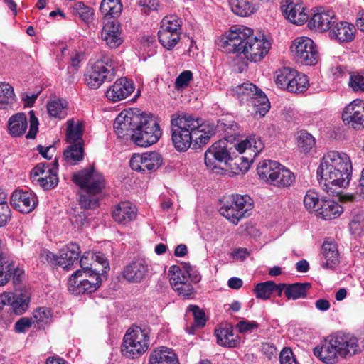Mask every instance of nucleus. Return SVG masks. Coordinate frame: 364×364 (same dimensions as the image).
I'll list each match as a JSON object with an SVG mask.
<instances>
[{
    "label": "nucleus",
    "instance_id": "61",
    "mask_svg": "<svg viewBox=\"0 0 364 364\" xmlns=\"http://www.w3.org/2000/svg\"><path fill=\"white\" fill-rule=\"evenodd\" d=\"M279 360L281 364H298L289 348H283L280 353Z\"/></svg>",
    "mask_w": 364,
    "mask_h": 364
},
{
    "label": "nucleus",
    "instance_id": "22",
    "mask_svg": "<svg viewBox=\"0 0 364 364\" xmlns=\"http://www.w3.org/2000/svg\"><path fill=\"white\" fill-rule=\"evenodd\" d=\"M11 205L20 213H29L36 208L37 198L31 192L18 190L11 196Z\"/></svg>",
    "mask_w": 364,
    "mask_h": 364
},
{
    "label": "nucleus",
    "instance_id": "41",
    "mask_svg": "<svg viewBox=\"0 0 364 364\" xmlns=\"http://www.w3.org/2000/svg\"><path fill=\"white\" fill-rule=\"evenodd\" d=\"M294 75H292L290 84L287 87V91L292 93H301L304 92L309 86L307 77L298 73L294 70Z\"/></svg>",
    "mask_w": 364,
    "mask_h": 364
},
{
    "label": "nucleus",
    "instance_id": "3",
    "mask_svg": "<svg viewBox=\"0 0 364 364\" xmlns=\"http://www.w3.org/2000/svg\"><path fill=\"white\" fill-rule=\"evenodd\" d=\"M73 180L81 188L79 203L82 208L87 210L97 208L98 195L105 188V180L102 174L93 168H87L75 173Z\"/></svg>",
    "mask_w": 364,
    "mask_h": 364
},
{
    "label": "nucleus",
    "instance_id": "32",
    "mask_svg": "<svg viewBox=\"0 0 364 364\" xmlns=\"http://www.w3.org/2000/svg\"><path fill=\"white\" fill-rule=\"evenodd\" d=\"M322 254L325 261L322 267L325 269H333L338 263V251L336 245L333 242H325L322 245Z\"/></svg>",
    "mask_w": 364,
    "mask_h": 364
},
{
    "label": "nucleus",
    "instance_id": "62",
    "mask_svg": "<svg viewBox=\"0 0 364 364\" xmlns=\"http://www.w3.org/2000/svg\"><path fill=\"white\" fill-rule=\"evenodd\" d=\"M30 116V129L29 132L26 134L27 139H34L38 132V120L36 117L34 112L33 110L29 112Z\"/></svg>",
    "mask_w": 364,
    "mask_h": 364
},
{
    "label": "nucleus",
    "instance_id": "10",
    "mask_svg": "<svg viewBox=\"0 0 364 364\" xmlns=\"http://www.w3.org/2000/svg\"><path fill=\"white\" fill-rule=\"evenodd\" d=\"M321 170L326 176L332 177V170L341 168L351 175L352 164L350 157L344 152L330 151L321 160Z\"/></svg>",
    "mask_w": 364,
    "mask_h": 364
},
{
    "label": "nucleus",
    "instance_id": "39",
    "mask_svg": "<svg viewBox=\"0 0 364 364\" xmlns=\"http://www.w3.org/2000/svg\"><path fill=\"white\" fill-rule=\"evenodd\" d=\"M82 124L80 122H75L73 119L67 122L66 139L69 144L79 143L82 144Z\"/></svg>",
    "mask_w": 364,
    "mask_h": 364
},
{
    "label": "nucleus",
    "instance_id": "63",
    "mask_svg": "<svg viewBox=\"0 0 364 364\" xmlns=\"http://www.w3.org/2000/svg\"><path fill=\"white\" fill-rule=\"evenodd\" d=\"M193 74L190 70H186L182 72L176 80V87H183L187 86L188 82L191 80Z\"/></svg>",
    "mask_w": 364,
    "mask_h": 364
},
{
    "label": "nucleus",
    "instance_id": "17",
    "mask_svg": "<svg viewBox=\"0 0 364 364\" xmlns=\"http://www.w3.org/2000/svg\"><path fill=\"white\" fill-rule=\"evenodd\" d=\"M342 119L355 129L364 128V101L356 99L347 105L342 114Z\"/></svg>",
    "mask_w": 364,
    "mask_h": 364
},
{
    "label": "nucleus",
    "instance_id": "1",
    "mask_svg": "<svg viewBox=\"0 0 364 364\" xmlns=\"http://www.w3.org/2000/svg\"><path fill=\"white\" fill-rule=\"evenodd\" d=\"M114 129L119 136L130 135L138 146L147 147L156 143L162 132L156 118L138 109L124 110L116 117Z\"/></svg>",
    "mask_w": 364,
    "mask_h": 364
},
{
    "label": "nucleus",
    "instance_id": "23",
    "mask_svg": "<svg viewBox=\"0 0 364 364\" xmlns=\"http://www.w3.org/2000/svg\"><path fill=\"white\" fill-rule=\"evenodd\" d=\"M4 306L8 307V311L21 315L27 309L28 298L22 294L5 292L0 295V309H2Z\"/></svg>",
    "mask_w": 364,
    "mask_h": 364
},
{
    "label": "nucleus",
    "instance_id": "43",
    "mask_svg": "<svg viewBox=\"0 0 364 364\" xmlns=\"http://www.w3.org/2000/svg\"><path fill=\"white\" fill-rule=\"evenodd\" d=\"M232 11L240 16H247L255 11V7L250 0H229Z\"/></svg>",
    "mask_w": 364,
    "mask_h": 364
},
{
    "label": "nucleus",
    "instance_id": "58",
    "mask_svg": "<svg viewBox=\"0 0 364 364\" xmlns=\"http://www.w3.org/2000/svg\"><path fill=\"white\" fill-rule=\"evenodd\" d=\"M33 317L38 323H47L51 317L50 310L44 307L39 308L34 311Z\"/></svg>",
    "mask_w": 364,
    "mask_h": 364
},
{
    "label": "nucleus",
    "instance_id": "15",
    "mask_svg": "<svg viewBox=\"0 0 364 364\" xmlns=\"http://www.w3.org/2000/svg\"><path fill=\"white\" fill-rule=\"evenodd\" d=\"M235 148L240 154H245V156H241L240 159L242 161V167L245 171H247L255 157L262 151L264 144L259 138L250 136L235 145Z\"/></svg>",
    "mask_w": 364,
    "mask_h": 364
},
{
    "label": "nucleus",
    "instance_id": "64",
    "mask_svg": "<svg viewBox=\"0 0 364 364\" xmlns=\"http://www.w3.org/2000/svg\"><path fill=\"white\" fill-rule=\"evenodd\" d=\"M31 318L23 317L20 318L15 323V331L18 333H23L26 329L31 327Z\"/></svg>",
    "mask_w": 364,
    "mask_h": 364
},
{
    "label": "nucleus",
    "instance_id": "40",
    "mask_svg": "<svg viewBox=\"0 0 364 364\" xmlns=\"http://www.w3.org/2000/svg\"><path fill=\"white\" fill-rule=\"evenodd\" d=\"M47 110L51 117L62 119L68 114V102L64 100H53L48 103Z\"/></svg>",
    "mask_w": 364,
    "mask_h": 364
},
{
    "label": "nucleus",
    "instance_id": "49",
    "mask_svg": "<svg viewBox=\"0 0 364 364\" xmlns=\"http://www.w3.org/2000/svg\"><path fill=\"white\" fill-rule=\"evenodd\" d=\"M14 270V262L6 257H0V286L5 285L11 279Z\"/></svg>",
    "mask_w": 364,
    "mask_h": 364
},
{
    "label": "nucleus",
    "instance_id": "13",
    "mask_svg": "<svg viewBox=\"0 0 364 364\" xmlns=\"http://www.w3.org/2000/svg\"><path fill=\"white\" fill-rule=\"evenodd\" d=\"M332 177L326 176L324 171L321 170V165L317 169V175L320 177V183H323L324 190L332 195L338 194V188H346L350 182L351 175L346 173L344 170L336 168L332 170Z\"/></svg>",
    "mask_w": 364,
    "mask_h": 364
},
{
    "label": "nucleus",
    "instance_id": "20",
    "mask_svg": "<svg viewBox=\"0 0 364 364\" xmlns=\"http://www.w3.org/2000/svg\"><path fill=\"white\" fill-rule=\"evenodd\" d=\"M281 9L287 18L294 24L301 25L307 21L308 15L300 0H282Z\"/></svg>",
    "mask_w": 364,
    "mask_h": 364
},
{
    "label": "nucleus",
    "instance_id": "34",
    "mask_svg": "<svg viewBox=\"0 0 364 364\" xmlns=\"http://www.w3.org/2000/svg\"><path fill=\"white\" fill-rule=\"evenodd\" d=\"M272 175L270 183L279 187L290 186L295 180L294 173L280 164Z\"/></svg>",
    "mask_w": 364,
    "mask_h": 364
},
{
    "label": "nucleus",
    "instance_id": "8",
    "mask_svg": "<svg viewBox=\"0 0 364 364\" xmlns=\"http://www.w3.org/2000/svg\"><path fill=\"white\" fill-rule=\"evenodd\" d=\"M291 52L297 62L305 65H315L318 53L314 42L308 37L296 38L291 45Z\"/></svg>",
    "mask_w": 364,
    "mask_h": 364
},
{
    "label": "nucleus",
    "instance_id": "54",
    "mask_svg": "<svg viewBox=\"0 0 364 364\" xmlns=\"http://www.w3.org/2000/svg\"><path fill=\"white\" fill-rule=\"evenodd\" d=\"M348 85L355 92H364V72L350 73Z\"/></svg>",
    "mask_w": 364,
    "mask_h": 364
},
{
    "label": "nucleus",
    "instance_id": "12",
    "mask_svg": "<svg viewBox=\"0 0 364 364\" xmlns=\"http://www.w3.org/2000/svg\"><path fill=\"white\" fill-rule=\"evenodd\" d=\"M226 140L214 143L205 153V164L211 171L220 168L222 163L227 164L232 159Z\"/></svg>",
    "mask_w": 364,
    "mask_h": 364
},
{
    "label": "nucleus",
    "instance_id": "47",
    "mask_svg": "<svg viewBox=\"0 0 364 364\" xmlns=\"http://www.w3.org/2000/svg\"><path fill=\"white\" fill-rule=\"evenodd\" d=\"M294 69L284 67L277 70L274 73V80L277 85L280 88H285L290 84L292 75H294Z\"/></svg>",
    "mask_w": 364,
    "mask_h": 364
},
{
    "label": "nucleus",
    "instance_id": "18",
    "mask_svg": "<svg viewBox=\"0 0 364 364\" xmlns=\"http://www.w3.org/2000/svg\"><path fill=\"white\" fill-rule=\"evenodd\" d=\"M341 358H349L362 352L363 346L357 337L350 333H338L334 335Z\"/></svg>",
    "mask_w": 364,
    "mask_h": 364
},
{
    "label": "nucleus",
    "instance_id": "5",
    "mask_svg": "<svg viewBox=\"0 0 364 364\" xmlns=\"http://www.w3.org/2000/svg\"><path fill=\"white\" fill-rule=\"evenodd\" d=\"M116 69V65L111 60H97L87 70L85 82L91 89H97L102 83L114 79Z\"/></svg>",
    "mask_w": 364,
    "mask_h": 364
},
{
    "label": "nucleus",
    "instance_id": "46",
    "mask_svg": "<svg viewBox=\"0 0 364 364\" xmlns=\"http://www.w3.org/2000/svg\"><path fill=\"white\" fill-rule=\"evenodd\" d=\"M279 163L270 161V160H264L261 161L257 166V173L259 178L267 182L270 183L272 179V175L278 168Z\"/></svg>",
    "mask_w": 364,
    "mask_h": 364
},
{
    "label": "nucleus",
    "instance_id": "11",
    "mask_svg": "<svg viewBox=\"0 0 364 364\" xmlns=\"http://www.w3.org/2000/svg\"><path fill=\"white\" fill-rule=\"evenodd\" d=\"M82 275V271L77 270L68 280V289L75 294H90L97 290L102 282L100 274H87L85 279L77 281V277Z\"/></svg>",
    "mask_w": 364,
    "mask_h": 364
},
{
    "label": "nucleus",
    "instance_id": "59",
    "mask_svg": "<svg viewBox=\"0 0 364 364\" xmlns=\"http://www.w3.org/2000/svg\"><path fill=\"white\" fill-rule=\"evenodd\" d=\"M179 295L183 296L185 298H190L193 294V287L189 280L188 282H183L178 284V287L173 288Z\"/></svg>",
    "mask_w": 364,
    "mask_h": 364
},
{
    "label": "nucleus",
    "instance_id": "37",
    "mask_svg": "<svg viewBox=\"0 0 364 364\" xmlns=\"http://www.w3.org/2000/svg\"><path fill=\"white\" fill-rule=\"evenodd\" d=\"M215 335L217 338V343L222 346L235 348L239 344V339L233 334L231 327L220 328L215 329Z\"/></svg>",
    "mask_w": 364,
    "mask_h": 364
},
{
    "label": "nucleus",
    "instance_id": "29",
    "mask_svg": "<svg viewBox=\"0 0 364 364\" xmlns=\"http://www.w3.org/2000/svg\"><path fill=\"white\" fill-rule=\"evenodd\" d=\"M112 215L117 223L127 224L135 219L136 208L129 202H122L115 206Z\"/></svg>",
    "mask_w": 364,
    "mask_h": 364
},
{
    "label": "nucleus",
    "instance_id": "24",
    "mask_svg": "<svg viewBox=\"0 0 364 364\" xmlns=\"http://www.w3.org/2000/svg\"><path fill=\"white\" fill-rule=\"evenodd\" d=\"M101 38L109 48H118L123 43L119 23L117 21L106 23L102 28Z\"/></svg>",
    "mask_w": 364,
    "mask_h": 364
},
{
    "label": "nucleus",
    "instance_id": "26",
    "mask_svg": "<svg viewBox=\"0 0 364 364\" xmlns=\"http://www.w3.org/2000/svg\"><path fill=\"white\" fill-rule=\"evenodd\" d=\"M148 272V262L144 259H137L125 267L123 277L129 282H140Z\"/></svg>",
    "mask_w": 364,
    "mask_h": 364
},
{
    "label": "nucleus",
    "instance_id": "45",
    "mask_svg": "<svg viewBox=\"0 0 364 364\" xmlns=\"http://www.w3.org/2000/svg\"><path fill=\"white\" fill-rule=\"evenodd\" d=\"M260 92L262 91L250 82L243 83L235 87V93L239 98L247 100H250L251 102L252 100L259 96Z\"/></svg>",
    "mask_w": 364,
    "mask_h": 364
},
{
    "label": "nucleus",
    "instance_id": "51",
    "mask_svg": "<svg viewBox=\"0 0 364 364\" xmlns=\"http://www.w3.org/2000/svg\"><path fill=\"white\" fill-rule=\"evenodd\" d=\"M14 89L11 85L6 82L0 84V109L5 107V105L11 104L14 100Z\"/></svg>",
    "mask_w": 364,
    "mask_h": 364
},
{
    "label": "nucleus",
    "instance_id": "50",
    "mask_svg": "<svg viewBox=\"0 0 364 364\" xmlns=\"http://www.w3.org/2000/svg\"><path fill=\"white\" fill-rule=\"evenodd\" d=\"M297 144L301 151L308 153L315 146L316 141L311 134L301 132L298 137Z\"/></svg>",
    "mask_w": 364,
    "mask_h": 364
},
{
    "label": "nucleus",
    "instance_id": "19",
    "mask_svg": "<svg viewBox=\"0 0 364 364\" xmlns=\"http://www.w3.org/2000/svg\"><path fill=\"white\" fill-rule=\"evenodd\" d=\"M314 355L326 364H336L339 361L340 352L334 335L326 339L321 348L314 350Z\"/></svg>",
    "mask_w": 364,
    "mask_h": 364
},
{
    "label": "nucleus",
    "instance_id": "9",
    "mask_svg": "<svg viewBox=\"0 0 364 364\" xmlns=\"http://www.w3.org/2000/svg\"><path fill=\"white\" fill-rule=\"evenodd\" d=\"M58 161L52 164L40 163L31 172V178L45 190L54 188L58 183L57 175Z\"/></svg>",
    "mask_w": 364,
    "mask_h": 364
},
{
    "label": "nucleus",
    "instance_id": "56",
    "mask_svg": "<svg viewBox=\"0 0 364 364\" xmlns=\"http://www.w3.org/2000/svg\"><path fill=\"white\" fill-rule=\"evenodd\" d=\"M92 257V253L85 252L80 260L82 272L87 274H100V271L97 267L93 268V263H89V258Z\"/></svg>",
    "mask_w": 364,
    "mask_h": 364
},
{
    "label": "nucleus",
    "instance_id": "6",
    "mask_svg": "<svg viewBox=\"0 0 364 364\" xmlns=\"http://www.w3.org/2000/svg\"><path fill=\"white\" fill-rule=\"evenodd\" d=\"M253 204L247 195H232L220 208V213L234 225H237L246 213L252 210Z\"/></svg>",
    "mask_w": 364,
    "mask_h": 364
},
{
    "label": "nucleus",
    "instance_id": "55",
    "mask_svg": "<svg viewBox=\"0 0 364 364\" xmlns=\"http://www.w3.org/2000/svg\"><path fill=\"white\" fill-rule=\"evenodd\" d=\"M75 9L79 17L85 23H90L93 19V9L86 6L82 1L75 4Z\"/></svg>",
    "mask_w": 364,
    "mask_h": 364
},
{
    "label": "nucleus",
    "instance_id": "48",
    "mask_svg": "<svg viewBox=\"0 0 364 364\" xmlns=\"http://www.w3.org/2000/svg\"><path fill=\"white\" fill-rule=\"evenodd\" d=\"M251 104L254 106L255 114L264 117L270 108L269 102L263 92H260L258 97L252 100Z\"/></svg>",
    "mask_w": 364,
    "mask_h": 364
},
{
    "label": "nucleus",
    "instance_id": "33",
    "mask_svg": "<svg viewBox=\"0 0 364 364\" xmlns=\"http://www.w3.org/2000/svg\"><path fill=\"white\" fill-rule=\"evenodd\" d=\"M343 212V208L331 200H321V205L317 215L324 220H332L338 217Z\"/></svg>",
    "mask_w": 364,
    "mask_h": 364
},
{
    "label": "nucleus",
    "instance_id": "4",
    "mask_svg": "<svg viewBox=\"0 0 364 364\" xmlns=\"http://www.w3.org/2000/svg\"><path fill=\"white\" fill-rule=\"evenodd\" d=\"M149 332L138 326L129 328L124 337L122 353L127 358H135L144 353L149 346Z\"/></svg>",
    "mask_w": 364,
    "mask_h": 364
},
{
    "label": "nucleus",
    "instance_id": "30",
    "mask_svg": "<svg viewBox=\"0 0 364 364\" xmlns=\"http://www.w3.org/2000/svg\"><path fill=\"white\" fill-rule=\"evenodd\" d=\"M335 15L332 11H322L315 13L309 21L311 29L318 30L321 32L326 31L331 24L335 23Z\"/></svg>",
    "mask_w": 364,
    "mask_h": 364
},
{
    "label": "nucleus",
    "instance_id": "31",
    "mask_svg": "<svg viewBox=\"0 0 364 364\" xmlns=\"http://www.w3.org/2000/svg\"><path fill=\"white\" fill-rule=\"evenodd\" d=\"M149 364H178V360L172 349L162 346L151 351Z\"/></svg>",
    "mask_w": 364,
    "mask_h": 364
},
{
    "label": "nucleus",
    "instance_id": "27",
    "mask_svg": "<svg viewBox=\"0 0 364 364\" xmlns=\"http://www.w3.org/2000/svg\"><path fill=\"white\" fill-rule=\"evenodd\" d=\"M80 254V249L77 244L70 242L60 251V255L57 257V264L63 269L69 267L77 261Z\"/></svg>",
    "mask_w": 364,
    "mask_h": 364
},
{
    "label": "nucleus",
    "instance_id": "2",
    "mask_svg": "<svg viewBox=\"0 0 364 364\" xmlns=\"http://www.w3.org/2000/svg\"><path fill=\"white\" fill-rule=\"evenodd\" d=\"M221 46L228 53H242L251 61L259 62L268 53L271 43L264 36L253 35V31L245 26H234L220 40Z\"/></svg>",
    "mask_w": 364,
    "mask_h": 364
},
{
    "label": "nucleus",
    "instance_id": "57",
    "mask_svg": "<svg viewBox=\"0 0 364 364\" xmlns=\"http://www.w3.org/2000/svg\"><path fill=\"white\" fill-rule=\"evenodd\" d=\"M92 261L94 268L96 267L97 264L102 266V269H99L102 275L109 269V262L105 255L102 252L92 253Z\"/></svg>",
    "mask_w": 364,
    "mask_h": 364
},
{
    "label": "nucleus",
    "instance_id": "53",
    "mask_svg": "<svg viewBox=\"0 0 364 364\" xmlns=\"http://www.w3.org/2000/svg\"><path fill=\"white\" fill-rule=\"evenodd\" d=\"M275 287L273 281H267L257 284L255 289L257 298L261 299H268L272 292V287Z\"/></svg>",
    "mask_w": 364,
    "mask_h": 364
},
{
    "label": "nucleus",
    "instance_id": "14",
    "mask_svg": "<svg viewBox=\"0 0 364 364\" xmlns=\"http://www.w3.org/2000/svg\"><path fill=\"white\" fill-rule=\"evenodd\" d=\"M163 163L161 155L158 152H149L143 154H134L130 160L132 170L143 173L156 171Z\"/></svg>",
    "mask_w": 364,
    "mask_h": 364
},
{
    "label": "nucleus",
    "instance_id": "42",
    "mask_svg": "<svg viewBox=\"0 0 364 364\" xmlns=\"http://www.w3.org/2000/svg\"><path fill=\"white\" fill-rule=\"evenodd\" d=\"M84 150L82 144L79 143L70 144L63 153L65 161L71 165H75L83 159Z\"/></svg>",
    "mask_w": 364,
    "mask_h": 364
},
{
    "label": "nucleus",
    "instance_id": "35",
    "mask_svg": "<svg viewBox=\"0 0 364 364\" xmlns=\"http://www.w3.org/2000/svg\"><path fill=\"white\" fill-rule=\"evenodd\" d=\"M193 270L190 264H186L183 269L178 266H172L169 270L170 283L173 288H175L183 282H188L191 277V272Z\"/></svg>",
    "mask_w": 364,
    "mask_h": 364
},
{
    "label": "nucleus",
    "instance_id": "21",
    "mask_svg": "<svg viewBox=\"0 0 364 364\" xmlns=\"http://www.w3.org/2000/svg\"><path fill=\"white\" fill-rule=\"evenodd\" d=\"M172 141L175 148L179 151H186L193 141L196 145L201 146L208 143L205 140L200 138L198 136H194L187 131H184L171 126Z\"/></svg>",
    "mask_w": 364,
    "mask_h": 364
},
{
    "label": "nucleus",
    "instance_id": "36",
    "mask_svg": "<svg viewBox=\"0 0 364 364\" xmlns=\"http://www.w3.org/2000/svg\"><path fill=\"white\" fill-rule=\"evenodd\" d=\"M27 127V118L24 113H17L11 116L8 122L9 132L14 136H19L24 134Z\"/></svg>",
    "mask_w": 364,
    "mask_h": 364
},
{
    "label": "nucleus",
    "instance_id": "38",
    "mask_svg": "<svg viewBox=\"0 0 364 364\" xmlns=\"http://www.w3.org/2000/svg\"><path fill=\"white\" fill-rule=\"evenodd\" d=\"M311 288V284L309 282H296L289 284L285 291V296L288 299L296 300L305 298L307 291Z\"/></svg>",
    "mask_w": 364,
    "mask_h": 364
},
{
    "label": "nucleus",
    "instance_id": "16",
    "mask_svg": "<svg viewBox=\"0 0 364 364\" xmlns=\"http://www.w3.org/2000/svg\"><path fill=\"white\" fill-rule=\"evenodd\" d=\"M171 126L187 131L194 136H198L208 142L211 134L202 129V120L191 114H183L171 119Z\"/></svg>",
    "mask_w": 364,
    "mask_h": 364
},
{
    "label": "nucleus",
    "instance_id": "44",
    "mask_svg": "<svg viewBox=\"0 0 364 364\" xmlns=\"http://www.w3.org/2000/svg\"><path fill=\"white\" fill-rule=\"evenodd\" d=\"M123 6L121 0H102L100 10L105 16L117 17L122 11Z\"/></svg>",
    "mask_w": 364,
    "mask_h": 364
},
{
    "label": "nucleus",
    "instance_id": "7",
    "mask_svg": "<svg viewBox=\"0 0 364 364\" xmlns=\"http://www.w3.org/2000/svg\"><path fill=\"white\" fill-rule=\"evenodd\" d=\"M181 20L176 15L165 16L158 32L160 43L167 50L173 49L181 39Z\"/></svg>",
    "mask_w": 364,
    "mask_h": 364
},
{
    "label": "nucleus",
    "instance_id": "25",
    "mask_svg": "<svg viewBox=\"0 0 364 364\" xmlns=\"http://www.w3.org/2000/svg\"><path fill=\"white\" fill-rule=\"evenodd\" d=\"M134 90L133 84L125 77L118 79L106 92L107 98L119 102L130 95Z\"/></svg>",
    "mask_w": 364,
    "mask_h": 364
},
{
    "label": "nucleus",
    "instance_id": "28",
    "mask_svg": "<svg viewBox=\"0 0 364 364\" xmlns=\"http://www.w3.org/2000/svg\"><path fill=\"white\" fill-rule=\"evenodd\" d=\"M355 31V28L353 24L341 21L332 26L329 36L331 38L341 43L350 42L354 38Z\"/></svg>",
    "mask_w": 364,
    "mask_h": 364
},
{
    "label": "nucleus",
    "instance_id": "60",
    "mask_svg": "<svg viewBox=\"0 0 364 364\" xmlns=\"http://www.w3.org/2000/svg\"><path fill=\"white\" fill-rule=\"evenodd\" d=\"M189 310L193 313L196 325L198 326H205L206 319L204 312L198 306L195 305L190 306Z\"/></svg>",
    "mask_w": 364,
    "mask_h": 364
},
{
    "label": "nucleus",
    "instance_id": "52",
    "mask_svg": "<svg viewBox=\"0 0 364 364\" xmlns=\"http://www.w3.org/2000/svg\"><path fill=\"white\" fill-rule=\"evenodd\" d=\"M304 205L309 211L314 210L317 213L321 205V200L316 192L309 190L304 198Z\"/></svg>",
    "mask_w": 364,
    "mask_h": 364
}]
</instances>
